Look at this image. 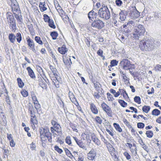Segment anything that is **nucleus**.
Wrapping results in <instances>:
<instances>
[{
  "instance_id": "50",
  "label": "nucleus",
  "mask_w": 161,
  "mask_h": 161,
  "mask_svg": "<svg viewBox=\"0 0 161 161\" xmlns=\"http://www.w3.org/2000/svg\"><path fill=\"white\" fill-rule=\"evenodd\" d=\"M21 93L23 97H26L28 96V92L25 89H23L22 91H21Z\"/></svg>"
},
{
  "instance_id": "53",
  "label": "nucleus",
  "mask_w": 161,
  "mask_h": 161,
  "mask_svg": "<svg viewBox=\"0 0 161 161\" xmlns=\"http://www.w3.org/2000/svg\"><path fill=\"white\" fill-rule=\"evenodd\" d=\"M54 150L59 154L63 152V150L59 148L57 145L55 146L54 147Z\"/></svg>"
},
{
  "instance_id": "40",
  "label": "nucleus",
  "mask_w": 161,
  "mask_h": 161,
  "mask_svg": "<svg viewBox=\"0 0 161 161\" xmlns=\"http://www.w3.org/2000/svg\"><path fill=\"white\" fill-rule=\"evenodd\" d=\"M96 83H98L99 85H98L97 83H94V87L96 89V90L97 92H99V88H101L102 86L99 83V82L97 81H96Z\"/></svg>"
},
{
  "instance_id": "18",
  "label": "nucleus",
  "mask_w": 161,
  "mask_h": 161,
  "mask_svg": "<svg viewBox=\"0 0 161 161\" xmlns=\"http://www.w3.org/2000/svg\"><path fill=\"white\" fill-rule=\"evenodd\" d=\"M58 12L60 15L61 17H63L65 14V12L63 11L62 8L61 7L59 6V4H58L57 7H56Z\"/></svg>"
},
{
  "instance_id": "12",
  "label": "nucleus",
  "mask_w": 161,
  "mask_h": 161,
  "mask_svg": "<svg viewBox=\"0 0 161 161\" xmlns=\"http://www.w3.org/2000/svg\"><path fill=\"white\" fill-rule=\"evenodd\" d=\"M96 152L93 149H92L88 153V158L90 160H93L96 156Z\"/></svg>"
},
{
  "instance_id": "1",
  "label": "nucleus",
  "mask_w": 161,
  "mask_h": 161,
  "mask_svg": "<svg viewBox=\"0 0 161 161\" xmlns=\"http://www.w3.org/2000/svg\"><path fill=\"white\" fill-rule=\"evenodd\" d=\"M97 8L99 9V17L104 20H108L110 17V13L107 5L103 3H97L95 5Z\"/></svg>"
},
{
  "instance_id": "33",
  "label": "nucleus",
  "mask_w": 161,
  "mask_h": 161,
  "mask_svg": "<svg viewBox=\"0 0 161 161\" xmlns=\"http://www.w3.org/2000/svg\"><path fill=\"white\" fill-rule=\"evenodd\" d=\"M64 150L65 152L66 155L70 158L72 159L73 158H74L70 151L67 148H65Z\"/></svg>"
},
{
  "instance_id": "20",
  "label": "nucleus",
  "mask_w": 161,
  "mask_h": 161,
  "mask_svg": "<svg viewBox=\"0 0 161 161\" xmlns=\"http://www.w3.org/2000/svg\"><path fill=\"white\" fill-rule=\"evenodd\" d=\"M138 142L142 146V148H143V149L147 152H148V147L144 143L142 139L140 137H139V139Z\"/></svg>"
},
{
  "instance_id": "31",
  "label": "nucleus",
  "mask_w": 161,
  "mask_h": 161,
  "mask_svg": "<svg viewBox=\"0 0 161 161\" xmlns=\"http://www.w3.org/2000/svg\"><path fill=\"white\" fill-rule=\"evenodd\" d=\"M104 111L106 112L107 114L109 117H112V110H111V108L109 106H108V107L106 109H105V111Z\"/></svg>"
},
{
  "instance_id": "35",
  "label": "nucleus",
  "mask_w": 161,
  "mask_h": 161,
  "mask_svg": "<svg viewBox=\"0 0 161 161\" xmlns=\"http://www.w3.org/2000/svg\"><path fill=\"white\" fill-rule=\"evenodd\" d=\"M150 108L149 106L144 105L142 108V110L143 112L147 113L150 111Z\"/></svg>"
},
{
  "instance_id": "60",
  "label": "nucleus",
  "mask_w": 161,
  "mask_h": 161,
  "mask_svg": "<svg viewBox=\"0 0 161 161\" xmlns=\"http://www.w3.org/2000/svg\"><path fill=\"white\" fill-rule=\"evenodd\" d=\"M125 157L127 160H129L131 158V156L127 152H125L123 153Z\"/></svg>"
},
{
  "instance_id": "39",
  "label": "nucleus",
  "mask_w": 161,
  "mask_h": 161,
  "mask_svg": "<svg viewBox=\"0 0 161 161\" xmlns=\"http://www.w3.org/2000/svg\"><path fill=\"white\" fill-rule=\"evenodd\" d=\"M114 127L115 128L116 130L119 132H121L122 131V129L120 127L119 125L117 123H114L113 124Z\"/></svg>"
},
{
  "instance_id": "41",
  "label": "nucleus",
  "mask_w": 161,
  "mask_h": 161,
  "mask_svg": "<svg viewBox=\"0 0 161 161\" xmlns=\"http://www.w3.org/2000/svg\"><path fill=\"white\" fill-rule=\"evenodd\" d=\"M146 135L147 137L151 138L153 136V134L152 131L148 130L146 131Z\"/></svg>"
},
{
  "instance_id": "5",
  "label": "nucleus",
  "mask_w": 161,
  "mask_h": 161,
  "mask_svg": "<svg viewBox=\"0 0 161 161\" xmlns=\"http://www.w3.org/2000/svg\"><path fill=\"white\" fill-rule=\"evenodd\" d=\"M128 12L129 16L132 19H136L140 16V13L137 11L135 6L129 7Z\"/></svg>"
},
{
  "instance_id": "3",
  "label": "nucleus",
  "mask_w": 161,
  "mask_h": 161,
  "mask_svg": "<svg viewBox=\"0 0 161 161\" xmlns=\"http://www.w3.org/2000/svg\"><path fill=\"white\" fill-rule=\"evenodd\" d=\"M6 15L9 28L12 31H15L16 29V21L13 14L10 12H8Z\"/></svg>"
},
{
  "instance_id": "16",
  "label": "nucleus",
  "mask_w": 161,
  "mask_h": 161,
  "mask_svg": "<svg viewBox=\"0 0 161 161\" xmlns=\"http://www.w3.org/2000/svg\"><path fill=\"white\" fill-rule=\"evenodd\" d=\"M58 51L61 54H65L67 51L65 45L63 44L61 47H58Z\"/></svg>"
},
{
  "instance_id": "23",
  "label": "nucleus",
  "mask_w": 161,
  "mask_h": 161,
  "mask_svg": "<svg viewBox=\"0 0 161 161\" xmlns=\"http://www.w3.org/2000/svg\"><path fill=\"white\" fill-rule=\"evenodd\" d=\"M119 91H122V95L123 96L124 98L127 101L128 100L130 101V99L127 93L126 92V91L124 89H119Z\"/></svg>"
},
{
  "instance_id": "7",
  "label": "nucleus",
  "mask_w": 161,
  "mask_h": 161,
  "mask_svg": "<svg viewBox=\"0 0 161 161\" xmlns=\"http://www.w3.org/2000/svg\"><path fill=\"white\" fill-rule=\"evenodd\" d=\"M10 1L12 11L16 12L17 14H20L21 11L19 6L16 0H10Z\"/></svg>"
},
{
  "instance_id": "13",
  "label": "nucleus",
  "mask_w": 161,
  "mask_h": 161,
  "mask_svg": "<svg viewBox=\"0 0 161 161\" xmlns=\"http://www.w3.org/2000/svg\"><path fill=\"white\" fill-rule=\"evenodd\" d=\"M49 67L52 72L53 73V75L58 76L59 74L56 68L55 67L51 65H49Z\"/></svg>"
},
{
  "instance_id": "57",
  "label": "nucleus",
  "mask_w": 161,
  "mask_h": 161,
  "mask_svg": "<svg viewBox=\"0 0 161 161\" xmlns=\"http://www.w3.org/2000/svg\"><path fill=\"white\" fill-rule=\"evenodd\" d=\"M145 124L142 122H139L137 123V127L138 128L142 129L144 128Z\"/></svg>"
},
{
  "instance_id": "9",
  "label": "nucleus",
  "mask_w": 161,
  "mask_h": 161,
  "mask_svg": "<svg viewBox=\"0 0 161 161\" xmlns=\"http://www.w3.org/2000/svg\"><path fill=\"white\" fill-rule=\"evenodd\" d=\"M3 112L0 111V128L2 126H6L7 121L6 117Z\"/></svg>"
},
{
  "instance_id": "49",
  "label": "nucleus",
  "mask_w": 161,
  "mask_h": 161,
  "mask_svg": "<svg viewBox=\"0 0 161 161\" xmlns=\"http://www.w3.org/2000/svg\"><path fill=\"white\" fill-rule=\"evenodd\" d=\"M4 96L5 97V101L7 104L8 105H10L11 101L8 94L7 95H4Z\"/></svg>"
},
{
  "instance_id": "14",
  "label": "nucleus",
  "mask_w": 161,
  "mask_h": 161,
  "mask_svg": "<svg viewBox=\"0 0 161 161\" xmlns=\"http://www.w3.org/2000/svg\"><path fill=\"white\" fill-rule=\"evenodd\" d=\"M26 69L28 71V75L30 76V77L34 79L36 78V76L32 69L30 67H27Z\"/></svg>"
},
{
  "instance_id": "44",
  "label": "nucleus",
  "mask_w": 161,
  "mask_h": 161,
  "mask_svg": "<svg viewBox=\"0 0 161 161\" xmlns=\"http://www.w3.org/2000/svg\"><path fill=\"white\" fill-rule=\"evenodd\" d=\"M43 19L44 21L46 22H49L52 19H50V17L46 14H44L43 15Z\"/></svg>"
},
{
  "instance_id": "27",
  "label": "nucleus",
  "mask_w": 161,
  "mask_h": 161,
  "mask_svg": "<svg viewBox=\"0 0 161 161\" xmlns=\"http://www.w3.org/2000/svg\"><path fill=\"white\" fill-rule=\"evenodd\" d=\"M16 36L13 33H10L8 36V39L10 42L14 43L15 41Z\"/></svg>"
},
{
  "instance_id": "36",
  "label": "nucleus",
  "mask_w": 161,
  "mask_h": 161,
  "mask_svg": "<svg viewBox=\"0 0 161 161\" xmlns=\"http://www.w3.org/2000/svg\"><path fill=\"white\" fill-rule=\"evenodd\" d=\"M118 102L120 105L123 107H125L127 106V103L123 100L119 99Z\"/></svg>"
},
{
  "instance_id": "30",
  "label": "nucleus",
  "mask_w": 161,
  "mask_h": 161,
  "mask_svg": "<svg viewBox=\"0 0 161 161\" xmlns=\"http://www.w3.org/2000/svg\"><path fill=\"white\" fill-rule=\"evenodd\" d=\"M28 113L33 112H34V111H36L33 105L30 103H29L28 104Z\"/></svg>"
},
{
  "instance_id": "26",
  "label": "nucleus",
  "mask_w": 161,
  "mask_h": 161,
  "mask_svg": "<svg viewBox=\"0 0 161 161\" xmlns=\"http://www.w3.org/2000/svg\"><path fill=\"white\" fill-rule=\"evenodd\" d=\"M27 42L28 46L30 47L29 48H32V47L35 46V44L34 41L31 40L30 37L27 38Z\"/></svg>"
},
{
  "instance_id": "4",
  "label": "nucleus",
  "mask_w": 161,
  "mask_h": 161,
  "mask_svg": "<svg viewBox=\"0 0 161 161\" xmlns=\"http://www.w3.org/2000/svg\"><path fill=\"white\" fill-rule=\"evenodd\" d=\"M119 66H120L122 68L125 70H130L135 68L134 64H131L130 61L127 59H123L121 61Z\"/></svg>"
},
{
  "instance_id": "47",
  "label": "nucleus",
  "mask_w": 161,
  "mask_h": 161,
  "mask_svg": "<svg viewBox=\"0 0 161 161\" xmlns=\"http://www.w3.org/2000/svg\"><path fill=\"white\" fill-rule=\"evenodd\" d=\"M118 63V61L116 60L113 59L111 60L110 62V67L117 65Z\"/></svg>"
},
{
  "instance_id": "48",
  "label": "nucleus",
  "mask_w": 161,
  "mask_h": 161,
  "mask_svg": "<svg viewBox=\"0 0 161 161\" xmlns=\"http://www.w3.org/2000/svg\"><path fill=\"white\" fill-rule=\"evenodd\" d=\"M134 101L136 103L140 104L141 103V99L140 97L136 96L134 98Z\"/></svg>"
},
{
  "instance_id": "43",
  "label": "nucleus",
  "mask_w": 161,
  "mask_h": 161,
  "mask_svg": "<svg viewBox=\"0 0 161 161\" xmlns=\"http://www.w3.org/2000/svg\"><path fill=\"white\" fill-rule=\"evenodd\" d=\"M48 26L51 28L53 29H55L56 26L54 24V21L52 19L49 22H48Z\"/></svg>"
},
{
  "instance_id": "19",
  "label": "nucleus",
  "mask_w": 161,
  "mask_h": 161,
  "mask_svg": "<svg viewBox=\"0 0 161 161\" xmlns=\"http://www.w3.org/2000/svg\"><path fill=\"white\" fill-rule=\"evenodd\" d=\"M53 127L55 129V131H56L58 133L61 135L62 134L61 128L59 124H56V125L53 126Z\"/></svg>"
},
{
  "instance_id": "59",
  "label": "nucleus",
  "mask_w": 161,
  "mask_h": 161,
  "mask_svg": "<svg viewBox=\"0 0 161 161\" xmlns=\"http://www.w3.org/2000/svg\"><path fill=\"white\" fill-rule=\"evenodd\" d=\"M153 69L156 71H161V65L159 64L156 65V66L154 67Z\"/></svg>"
},
{
  "instance_id": "15",
  "label": "nucleus",
  "mask_w": 161,
  "mask_h": 161,
  "mask_svg": "<svg viewBox=\"0 0 161 161\" xmlns=\"http://www.w3.org/2000/svg\"><path fill=\"white\" fill-rule=\"evenodd\" d=\"M100 136L102 140L106 145H108L109 147H111V148H112V151L115 152V149L113 147V146L105 138L104 136L101 134H100Z\"/></svg>"
},
{
  "instance_id": "24",
  "label": "nucleus",
  "mask_w": 161,
  "mask_h": 161,
  "mask_svg": "<svg viewBox=\"0 0 161 161\" xmlns=\"http://www.w3.org/2000/svg\"><path fill=\"white\" fill-rule=\"evenodd\" d=\"M30 122L31 124H38V121L36 119V115L31 116L30 119Z\"/></svg>"
},
{
  "instance_id": "28",
  "label": "nucleus",
  "mask_w": 161,
  "mask_h": 161,
  "mask_svg": "<svg viewBox=\"0 0 161 161\" xmlns=\"http://www.w3.org/2000/svg\"><path fill=\"white\" fill-rule=\"evenodd\" d=\"M13 13L15 17L17 19V20L19 22H21L22 19L21 18L22 16L20 14L21 13L18 14H16V12H14Z\"/></svg>"
},
{
  "instance_id": "2",
  "label": "nucleus",
  "mask_w": 161,
  "mask_h": 161,
  "mask_svg": "<svg viewBox=\"0 0 161 161\" xmlns=\"http://www.w3.org/2000/svg\"><path fill=\"white\" fill-rule=\"evenodd\" d=\"M155 45L154 41L152 39L146 38L140 42L139 47L142 51L150 52L153 50Z\"/></svg>"
},
{
  "instance_id": "32",
  "label": "nucleus",
  "mask_w": 161,
  "mask_h": 161,
  "mask_svg": "<svg viewBox=\"0 0 161 161\" xmlns=\"http://www.w3.org/2000/svg\"><path fill=\"white\" fill-rule=\"evenodd\" d=\"M50 35L53 40H55L58 36V34L57 31H53L50 32Z\"/></svg>"
},
{
  "instance_id": "21",
  "label": "nucleus",
  "mask_w": 161,
  "mask_h": 161,
  "mask_svg": "<svg viewBox=\"0 0 161 161\" xmlns=\"http://www.w3.org/2000/svg\"><path fill=\"white\" fill-rule=\"evenodd\" d=\"M61 82V79L59 77L56 79H55V80H53V84H54L56 87L59 88V83H60Z\"/></svg>"
},
{
  "instance_id": "42",
  "label": "nucleus",
  "mask_w": 161,
  "mask_h": 161,
  "mask_svg": "<svg viewBox=\"0 0 161 161\" xmlns=\"http://www.w3.org/2000/svg\"><path fill=\"white\" fill-rule=\"evenodd\" d=\"M16 37H17L16 39L17 42L18 43H20L22 40V38L21 33L19 32L17 33L16 36Z\"/></svg>"
},
{
  "instance_id": "8",
  "label": "nucleus",
  "mask_w": 161,
  "mask_h": 161,
  "mask_svg": "<svg viewBox=\"0 0 161 161\" xmlns=\"http://www.w3.org/2000/svg\"><path fill=\"white\" fill-rule=\"evenodd\" d=\"M88 17L90 22L92 23L98 18L97 17L99 16L98 13H92V12H89L88 14Z\"/></svg>"
},
{
  "instance_id": "29",
  "label": "nucleus",
  "mask_w": 161,
  "mask_h": 161,
  "mask_svg": "<svg viewBox=\"0 0 161 161\" xmlns=\"http://www.w3.org/2000/svg\"><path fill=\"white\" fill-rule=\"evenodd\" d=\"M45 2H40L39 7L41 11L42 12L44 11L47 9V8L45 7Z\"/></svg>"
},
{
  "instance_id": "64",
  "label": "nucleus",
  "mask_w": 161,
  "mask_h": 161,
  "mask_svg": "<svg viewBox=\"0 0 161 161\" xmlns=\"http://www.w3.org/2000/svg\"><path fill=\"white\" fill-rule=\"evenodd\" d=\"M52 136V133H51L50 132H46L44 133L43 134V135H42V137L43 136L45 137H47V138H49V137Z\"/></svg>"
},
{
  "instance_id": "34",
  "label": "nucleus",
  "mask_w": 161,
  "mask_h": 161,
  "mask_svg": "<svg viewBox=\"0 0 161 161\" xmlns=\"http://www.w3.org/2000/svg\"><path fill=\"white\" fill-rule=\"evenodd\" d=\"M160 111L157 109H154L152 112V114L153 115L158 116L160 114Z\"/></svg>"
},
{
  "instance_id": "51",
  "label": "nucleus",
  "mask_w": 161,
  "mask_h": 161,
  "mask_svg": "<svg viewBox=\"0 0 161 161\" xmlns=\"http://www.w3.org/2000/svg\"><path fill=\"white\" fill-rule=\"evenodd\" d=\"M119 15L120 16V19L121 21H124L126 19V17L123 13V11H121L120 12Z\"/></svg>"
},
{
  "instance_id": "58",
  "label": "nucleus",
  "mask_w": 161,
  "mask_h": 161,
  "mask_svg": "<svg viewBox=\"0 0 161 161\" xmlns=\"http://www.w3.org/2000/svg\"><path fill=\"white\" fill-rule=\"evenodd\" d=\"M71 101L76 106H77L79 105V103L75 97H74V98H72L70 99Z\"/></svg>"
},
{
  "instance_id": "56",
  "label": "nucleus",
  "mask_w": 161,
  "mask_h": 161,
  "mask_svg": "<svg viewBox=\"0 0 161 161\" xmlns=\"http://www.w3.org/2000/svg\"><path fill=\"white\" fill-rule=\"evenodd\" d=\"M139 34H138V33H133L131 34V37L132 38H134L135 39H139Z\"/></svg>"
},
{
  "instance_id": "17",
  "label": "nucleus",
  "mask_w": 161,
  "mask_h": 161,
  "mask_svg": "<svg viewBox=\"0 0 161 161\" xmlns=\"http://www.w3.org/2000/svg\"><path fill=\"white\" fill-rule=\"evenodd\" d=\"M39 85L42 87L43 89H46L47 88V84L44 82L41 77H40L38 80Z\"/></svg>"
},
{
  "instance_id": "11",
  "label": "nucleus",
  "mask_w": 161,
  "mask_h": 161,
  "mask_svg": "<svg viewBox=\"0 0 161 161\" xmlns=\"http://www.w3.org/2000/svg\"><path fill=\"white\" fill-rule=\"evenodd\" d=\"M73 138L75 141L77 145L80 148L86 150H87L86 146H85V144L81 140L78 139L76 136H74Z\"/></svg>"
},
{
  "instance_id": "37",
  "label": "nucleus",
  "mask_w": 161,
  "mask_h": 161,
  "mask_svg": "<svg viewBox=\"0 0 161 161\" xmlns=\"http://www.w3.org/2000/svg\"><path fill=\"white\" fill-rule=\"evenodd\" d=\"M17 81L18 86L20 88H22L24 85V82L22 81L21 79L18 78L17 79Z\"/></svg>"
},
{
  "instance_id": "61",
  "label": "nucleus",
  "mask_w": 161,
  "mask_h": 161,
  "mask_svg": "<svg viewBox=\"0 0 161 161\" xmlns=\"http://www.w3.org/2000/svg\"><path fill=\"white\" fill-rule=\"evenodd\" d=\"M65 142L68 145H70L71 144V142L70 136H67L65 139Z\"/></svg>"
},
{
  "instance_id": "62",
  "label": "nucleus",
  "mask_w": 161,
  "mask_h": 161,
  "mask_svg": "<svg viewBox=\"0 0 161 161\" xmlns=\"http://www.w3.org/2000/svg\"><path fill=\"white\" fill-rule=\"evenodd\" d=\"M95 120L97 123L99 124H101L102 123V120L98 116H97L95 118Z\"/></svg>"
},
{
  "instance_id": "55",
  "label": "nucleus",
  "mask_w": 161,
  "mask_h": 161,
  "mask_svg": "<svg viewBox=\"0 0 161 161\" xmlns=\"http://www.w3.org/2000/svg\"><path fill=\"white\" fill-rule=\"evenodd\" d=\"M69 125L73 131L75 132H77L78 130L76 128L75 125L74 124L72 123H69Z\"/></svg>"
},
{
  "instance_id": "6",
  "label": "nucleus",
  "mask_w": 161,
  "mask_h": 161,
  "mask_svg": "<svg viewBox=\"0 0 161 161\" xmlns=\"http://www.w3.org/2000/svg\"><path fill=\"white\" fill-rule=\"evenodd\" d=\"M91 26L99 30L101 29L105 26L104 23L101 19L98 18L92 23Z\"/></svg>"
},
{
  "instance_id": "63",
  "label": "nucleus",
  "mask_w": 161,
  "mask_h": 161,
  "mask_svg": "<svg viewBox=\"0 0 161 161\" xmlns=\"http://www.w3.org/2000/svg\"><path fill=\"white\" fill-rule=\"evenodd\" d=\"M93 141L98 146L100 145L101 144L100 141L97 137L95 138V139H94V141Z\"/></svg>"
},
{
  "instance_id": "25",
  "label": "nucleus",
  "mask_w": 161,
  "mask_h": 161,
  "mask_svg": "<svg viewBox=\"0 0 161 161\" xmlns=\"http://www.w3.org/2000/svg\"><path fill=\"white\" fill-rule=\"evenodd\" d=\"M63 61L65 64L68 66L72 64L70 58H65L63 57Z\"/></svg>"
},
{
  "instance_id": "45",
  "label": "nucleus",
  "mask_w": 161,
  "mask_h": 161,
  "mask_svg": "<svg viewBox=\"0 0 161 161\" xmlns=\"http://www.w3.org/2000/svg\"><path fill=\"white\" fill-rule=\"evenodd\" d=\"M35 40L37 43L40 45H42L43 42L41 40V38L40 37L38 36H36L35 38Z\"/></svg>"
},
{
  "instance_id": "54",
  "label": "nucleus",
  "mask_w": 161,
  "mask_h": 161,
  "mask_svg": "<svg viewBox=\"0 0 161 161\" xmlns=\"http://www.w3.org/2000/svg\"><path fill=\"white\" fill-rule=\"evenodd\" d=\"M2 90L0 91V95L3 94L4 93H5V94L4 95H7L8 94V92L7 91L6 89L5 88V86H4V88L2 89Z\"/></svg>"
},
{
  "instance_id": "10",
  "label": "nucleus",
  "mask_w": 161,
  "mask_h": 161,
  "mask_svg": "<svg viewBox=\"0 0 161 161\" xmlns=\"http://www.w3.org/2000/svg\"><path fill=\"white\" fill-rule=\"evenodd\" d=\"M145 31V29L144 26L142 25H139L136 29L135 32L139 34V36L143 35Z\"/></svg>"
},
{
  "instance_id": "38",
  "label": "nucleus",
  "mask_w": 161,
  "mask_h": 161,
  "mask_svg": "<svg viewBox=\"0 0 161 161\" xmlns=\"http://www.w3.org/2000/svg\"><path fill=\"white\" fill-rule=\"evenodd\" d=\"M34 104L35 105V108L36 109L37 112L38 114H39V113L41 110V105L39 102L37 103H35Z\"/></svg>"
},
{
  "instance_id": "52",
  "label": "nucleus",
  "mask_w": 161,
  "mask_h": 161,
  "mask_svg": "<svg viewBox=\"0 0 161 161\" xmlns=\"http://www.w3.org/2000/svg\"><path fill=\"white\" fill-rule=\"evenodd\" d=\"M115 3L117 6L120 7L122 5L123 3L121 0H116Z\"/></svg>"
},
{
  "instance_id": "46",
  "label": "nucleus",
  "mask_w": 161,
  "mask_h": 161,
  "mask_svg": "<svg viewBox=\"0 0 161 161\" xmlns=\"http://www.w3.org/2000/svg\"><path fill=\"white\" fill-rule=\"evenodd\" d=\"M43 131L42 132L40 131V137L41 138H42L43 137H42V135H43V134L44 133L46 132H49V130L48 128L46 127V128H42Z\"/></svg>"
},
{
  "instance_id": "22",
  "label": "nucleus",
  "mask_w": 161,
  "mask_h": 161,
  "mask_svg": "<svg viewBox=\"0 0 161 161\" xmlns=\"http://www.w3.org/2000/svg\"><path fill=\"white\" fill-rule=\"evenodd\" d=\"M90 109L92 112L95 114H97L98 113V110L95 105L93 103L90 104Z\"/></svg>"
}]
</instances>
